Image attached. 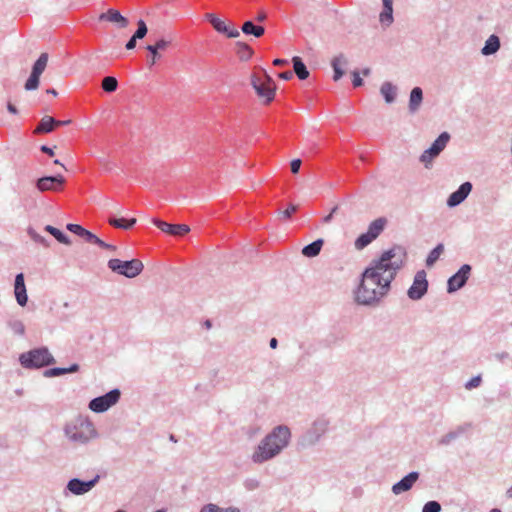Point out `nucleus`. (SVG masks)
<instances>
[{"mask_svg":"<svg viewBox=\"0 0 512 512\" xmlns=\"http://www.w3.org/2000/svg\"><path fill=\"white\" fill-rule=\"evenodd\" d=\"M406 257V250L395 245L382 252L379 258L373 259L361 274L354 292L355 302L365 307L379 306L389 294L391 283L404 266Z\"/></svg>","mask_w":512,"mask_h":512,"instance_id":"f257e3e1","label":"nucleus"},{"mask_svg":"<svg viewBox=\"0 0 512 512\" xmlns=\"http://www.w3.org/2000/svg\"><path fill=\"white\" fill-rule=\"evenodd\" d=\"M291 438L292 432L287 425L273 427L255 447L250 456L251 461L260 465L276 458L289 446Z\"/></svg>","mask_w":512,"mask_h":512,"instance_id":"f03ea898","label":"nucleus"},{"mask_svg":"<svg viewBox=\"0 0 512 512\" xmlns=\"http://www.w3.org/2000/svg\"><path fill=\"white\" fill-rule=\"evenodd\" d=\"M65 438L77 446L88 445L99 438V432L95 424L88 416L78 415L68 421L63 427Z\"/></svg>","mask_w":512,"mask_h":512,"instance_id":"7ed1b4c3","label":"nucleus"},{"mask_svg":"<svg viewBox=\"0 0 512 512\" xmlns=\"http://www.w3.org/2000/svg\"><path fill=\"white\" fill-rule=\"evenodd\" d=\"M251 85L262 104L267 105L275 98L276 84L265 69L251 75Z\"/></svg>","mask_w":512,"mask_h":512,"instance_id":"20e7f679","label":"nucleus"},{"mask_svg":"<svg viewBox=\"0 0 512 512\" xmlns=\"http://www.w3.org/2000/svg\"><path fill=\"white\" fill-rule=\"evenodd\" d=\"M329 424V420L325 417L316 418L306 432L299 437L298 450H306L315 446L328 431Z\"/></svg>","mask_w":512,"mask_h":512,"instance_id":"39448f33","label":"nucleus"},{"mask_svg":"<svg viewBox=\"0 0 512 512\" xmlns=\"http://www.w3.org/2000/svg\"><path fill=\"white\" fill-rule=\"evenodd\" d=\"M19 362L25 369H39L56 362L47 347L31 349L19 355Z\"/></svg>","mask_w":512,"mask_h":512,"instance_id":"423d86ee","label":"nucleus"},{"mask_svg":"<svg viewBox=\"0 0 512 512\" xmlns=\"http://www.w3.org/2000/svg\"><path fill=\"white\" fill-rule=\"evenodd\" d=\"M108 268L119 275L127 278H135L141 274L144 269V265L139 259H131L128 261H122L120 259H110L107 263Z\"/></svg>","mask_w":512,"mask_h":512,"instance_id":"0eeeda50","label":"nucleus"},{"mask_svg":"<svg viewBox=\"0 0 512 512\" xmlns=\"http://www.w3.org/2000/svg\"><path fill=\"white\" fill-rule=\"evenodd\" d=\"M450 140V134L448 132H442L432 143V145L424 150L419 157V161L424 165L425 168L430 169L433 161L437 158L440 153L445 149Z\"/></svg>","mask_w":512,"mask_h":512,"instance_id":"6e6552de","label":"nucleus"},{"mask_svg":"<svg viewBox=\"0 0 512 512\" xmlns=\"http://www.w3.org/2000/svg\"><path fill=\"white\" fill-rule=\"evenodd\" d=\"M121 396V392L119 389L115 388L109 391L108 393L93 398L89 402V409L95 413H103L107 411L109 408H111L113 405H115Z\"/></svg>","mask_w":512,"mask_h":512,"instance_id":"1a4fd4ad","label":"nucleus"},{"mask_svg":"<svg viewBox=\"0 0 512 512\" xmlns=\"http://www.w3.org/2000/svg\"><path fill=\"white\" fill-rule=\"evenodd\" d=\"M428 290V281L424 270L418 271L413 279V284L407 291V295L411 300H420Z\"/></svg>","mask_w":512,"mask_h":512,"instance_id":"9d476101","label":"nucleus"},{"mask_svg":"<svg viewBox=\"0 0 512 512\" xmlns=\"http://www.w3.org/2000/svg\"><path fill=\"white\" fill-rule=\"evenodd\" d=\"M471 272V266L469 264H464L460 267V269L452 275L447 281V291L448 293H454L457 290L461 289L467 282Z\"/></svg>","mask_w":512,"mask_h":512,"instance_id":"9b49d317","label":"nucleus"},{"mask_svg":"<svg viewBox=\"0 0 512 512\" xmlns=\"http://www.w3.org/2000/svg\"><path fill=\"white\" fill-rule=\"evenodd\" d=\"M100 476L96 475L92 480L83 481L78 478H72L67 483V490L73 495H84L88 493L99 481Z\"/></svg>","mask_w":512,"mask_h":512,"instance_id":"f8f14e48","label":"nucleus"},{"mask_svg":"<svg viewBox=\"0 0 512 512\" xmlns=\"http://www.w3.org/2000/svg\"><path fill=\"white\" fill-rule=\"evenodd\" d=\"M172 46V40L160 39L156 41L154 45L147 47L150 55L149 60L152 64L165 60V54L169 51Z\"/></svg>","mask_w":512,"mask_h":512,"instance_id":"ddd939ff","label":"nucleus"},{"mask_svg":"<svg viewBox=\"0 0 512 512\" xmlns=\"http://www.w3.org/2000/svg\"><path fill=\"white\" fill-rule=\"evenodd\" d=\"M65 183L62 175L43 176L36 181V188L40 192L59 191Z\"/></svg>","mask_w":512,"mask_h":512,"instance_id":"4468645a","label":"nucleus"},{"mask_svg":"<svg viewBox=\"0 0 512 512\" xmlns=\"http://www.w3.org/2000/svg\"><path fill=\"white\" fill-rule=\"evenodd\" d=\"M473 188L471 182L466 181L462 183L459 188L451 193L447 198L446 204L449 208H454L460 205L469 196Z\"/></svg>","mask_w":512,"mask_h":512,"instance_id":"2eb2a0df","label":"nucleus"},{"mask_svg":"<svg viewBox=\"0 0 512 512\" xmlns=\"http://www.w3.org/2000/svg\"><path fill=\"white\" fill-rule=\"evenodd\" d=\"M420 477L419 472L412 471L404 476L400 481L393 484L391 491L394 495H400L403 492L409 491Z\"/></svg>","mask_w":512,"mask_h":512,"instance_id":"dca6fc26","label":"nucleus"},{"mask_svg":"<svg viewBox=\"0 0 512 512\" xmlns=\"http://www.w3.org/2000/svg\"><path fill=\"white\" fill-rule=\"evenodd\" d=\"M207 17L217 32L223 33L229 38H236L240 35L238 29L235 26L227 24L225 21L221 20L215 15L208 14Z\"/></svg>","mask_w":512,"mask_h":512,"instance_id":"f3484780","label":"nucleus"},{"mask_svg":"<svg viewBox=\"0 0 512 512\" xmlns=\"http://www.w3.org/2000/svg\"><path fill=\"white\" fill-rule=\"evenodd\" d=\"M153 223L163 232L173 236H182L190 231L186 224H169L159 219H153Z\"/></svg>","mask_w":512,"mask_h":512,"instance_id":"a211bd4d","label":"nucleus"},{"mask_svg":"<svg viewBox=\"0 0 512 512\" xmlns=\"http://www.w3.org/2000/svg\"><path fill=\"white\" fill-rule=\"evenodd\" d=\"M14 294H15L17 303L20 306L24 307L28 302V295H27V290H26V286H25L23 273H19L15 277Z\"/></svg>","mask_w":512,"mask_h":512,"instance_id":"6ab92c4d","label":"nucleus"},{"mask_svg":"<svg viewBox=\"0 0 512 512\" xmlns=\"http://www.w3.org/2000/svg\"><path fill=\"white\" fill-rule=\"evenodd\" d=\"M235 53L239 57L240 61L247 62L250 60L260 61L261 59L257 56H254L253 50L245 43L237 42L235 44Z\"/></svg>","mask_w":512,"mask_h":512,"instance_id":"aec40b11","label":"nucleus"},{"mask_svg":"<svg viewBox=\"0 0 512 512\" xmlns=\"http://www.w3.org/2000/svg\"><path fill=\"white\" fill-rule=\"evenodd\" d=\"M470 427H471L470 424H465V425L458 426L453 431H449L448 433H446L439 439V441H438L439 445H442V446L449 445L452 441L457 439L460 435L464 434L466 432V430L469 429Z\"/></svg>","mask_w":512,"mask_h":512,"instance_id":"412c9836","label":"nucleus"},{"mask_svg":"<svg viewBox=\"0 0 512 512\" xmlns=\"http://www.w3.org/2000/svg\"><path fill=\"white\" fill-rule=\"evenodd\" d=\"M46 66H33L32 72L25 83L27 91L36 90L39 86V78L43 74Z\"/></svg>","mask_w":512,"mask_h":512,"instance_id":"4be33fe9","label":"nucleus"},{"mask_svg":"<svg viewBox=\"0 0 512 512\" xmlns=\"http://www.w3.org/2000/svg\"><path fill=\"white\" fill-rule=\"evenodd\" d=\"M423 100V91L420 87H414L410 93L408 108L410 113H416Z\"/></svg>","mask_w":512,"mask_h":512,"instance_id":"5701e85b","label":"nucleus"},{"mask_svg":"<svg viewBox=\"0 0 512 512\" xmlns=\"http://www.w3.org/2000/svg\"><path fill=\"white\" fill-rule=\"evenodd\" d=\"M380 93L383 96L385 102L387 104H391L395 101L397 96V87L393 85L391 82L386 81L382 83L380 87Z\"/></svg>","mask_w":512,"mask_h":512,"instance_id":"b1692460","label":"nucleus"},{"mask_svg":"<svg viewBox=\"0 0 512 512\" xmlns=\"http://www.w3.org/2000/svg\"><path fill=\"white\" fill-rule=\"evenodd\" d=\"M79 369H80V366L77 363H74L67 368L55 367V368L47 369L44 371L43 375H44V377L51 378V377H57L60 375H64L67 373H75V372H78Z\"/></svg>","mask_w":512,"mask_h":512,"instance_id":"393cba45","label":"nucleus"},{"mask_svg":"<svg viewBox=\"0 0 512 512\" xmlns=\"http://www.w3.org/2000/svg\"><path fill=\"white\" fill-rule=\"evenodd\" d=\"M393 0H383V11L379 15L381 24L389 26L393 22Z\"/></svg>","mask_w":512,"mask_h":512,"instance_id":"a878e982","label":"nucleus"},{"mask_svg":"<svg viewBox=\"0 0 512 512\" xmlns=\"http://www.w3.org/2000/svg\"><path fill=\"white\" fill-rule=\"evenodd\" d=\"M55 123H57V120H55L51 116H44L41 121L39 122L38 126L34 130L35 134H42V133H50L55 128Z\"/></svg>","mask_w":512,"mask_h":512,"instance_id":"bb28decb","label":"nucleus"},{"mask_svg":"<svg viewBox=\"0 0 512 512\" xmlns=\"http://www.w3.org/2000/svg\"><path fill=\"white\" fill-rule=\"evenodd\" d=\"M323 243H324L323 239H317V240L313 241L312 243L303 247L302 254L308 258L316 257L317 255H319V253L322 249Z\"/></svg>","mask_w":512,"mask_h":512,"instance_id":"cd10ccee","label":"nucleus"},{"mask_svg":"<svg viewBox=\"0 0 512 512\" xmlns=\"http://www.w3.org/2000/svg\"><path fill=\"white\" fill-rule=\"evenodd\" d=\"M385 224V218H378L370 223L367 233L375 240L384 230Z\"/></svg>","mask_w":512,"mask_h":512,"instance_id":"c85d7f7f","label":"nucleus"},{"mask_svg":"<svg viewBox=\"0 0 512 512\" xmlns=\"http://www.w3.org/2000/svg\"><path fill=\"white\" fill-rule=\"evenodd\" d=\"M108 222L115 228L128 230L135 225L137 220L136 218H130L129 220H125L123 218H116L114 216H111L109 217Z\"/></svg>","mask_w":512,"mask_h":512,"instance_id":"c756f323","label":"nucleus"},{"mask_svg":"<svg viewBox=\"0 0 512 512\" xmlns=\"http://www.w3.org/2000/svg\"><path fill=\"white\" fill-rule=\"evenodd\" d=\"M500 47L499 38L496 35H491L486 43L485 46L482 48V53L484 55H490L495 53Z\"/></svg>","mask_w":512,"mask_h":512,"instance_id":"7c9ffc66","label":"nucleus"},{"mask_svg":"<svg viewBox=\"0 0 512 512\" xmlns=\"http://www.w3.org/2000/svg\"><path fill=\"white\" fill-rule=\"evenodd\" d=\"M44 229H45V231L50 233L53 237H55V239L57 241H59L60 243L65 244V245H71V241H70L69 237L67 235H65L58 228H55L52 225H46Z\"/></svg>","mask_w":512,"mask_h":512,"instance_id":"2f4dec72","label":"nucleus"},{"mask_svg":"<svg viewBox=\"0 0 512 512\" xmlns=\"http://www.w3.org/2000/svg\"><path fill=\"white\" fill-rule=\"evenodd\" d=\"M100 19H106L110 22L119 23L121 27H125L127 25V20L124 18L118 11L109 10L107 13L102 14Z\"/></svg>","mask_w":512,"mask_h":512,"instance_id":"473e14b6","label":"nucleus"},{"mask_svg":"<svg viewBox=\"0 0 512 512\" xmlns=\"http://www.w3.org/2000/svg\"><path fill=\"white\" fill-rule=\"evenodd\" d=\"M242 31L245 34H252L259 38L264 34V27L254 25L251 21H247L242 26Z\"/></svg>","mask_w":512,"mask_h":512,"instance_id":"72a5a7b5","label":"nucleus"},{"mask_svg":"<svg viewBox=\"0 0 512 512\" xmlns=\"http://www.w3.org/2000/svg\"><path fill=\"white\" fill-rule=\"evenodd\" d=\"M199 512H240L237 507H226L222 508L214 503H208L204 505Z\"/></svg>","mask_w":512,"mask_h":512,"instance_id":"f704fd0d","label":"nucleus"},{"mask_svg":"<svg viewBox=\"0 0 512 512\" xmlns=\"http://www.w3.org/2000/svg\"><path fill=\"white\" fill-rule=\"evenodd\" d=\"M444 251V245L439 243L434 249L430 251L426 258V265L431 267L435 264V262L439 259L440 255Z\"/></svg>","mask_w":512,"mask_h":512,"instance_id":"c9c22d12","label":"nucleus"},{"mask_svg":"<svg viewBox=\"0 0 512 512\" xmlns=\"http://www.w3.org/2000/svg\"><path fill=\"white\" fill-rule=\"evenodd\" d=\"M117 87H118V81L115 77L106 76L103 78L102 89L105 92H108V93L114 92V91H116Z\"/></svg>","mask_w":512,"mask_h":512,"instance_id":"e433bc0d","label":"nucleus"},{"mask_svg":"<svg viewBox=\"0 0 512 512\" xmlns=\"http://www.w3.org/2000/svg\"><path fill=\"white\" fill-rule=\"evenodd\" d=\"M373 241V238L366 232L361 234L356 240H355V248L357 250H362L366 246H368Z\"/></svg>","mask_w":512,"mask_h":512,"instance_id":"4c0bfd02","label":"nucleus"},{"mask_svg":"<svg viewBox=\"0 0 512 512\" xmlns=\"http://www.w3.org/2000/svg\"><path fill=\"white\" fill-rule=\"evenodd\" d=\"M8 326L15 335L23 336L25 333V325L21 320L10 321Z\"/></svg>","mask_w":512,"mask_h":512,"instance_id":"58836bf2","label":"nucleus"},{"mask_svg":"<svg viewBox=\"0 0 512 512\" xmlns=\"http://www.w3.org/2000/svg\"><path fill=\"white\" fill-rule=\"evenodd\" d=\"M27 233L31 237V239L36 243H40L45 247H49L50 244L48 240L45 237L41 236L39 233H37V231L34 228L29 227L27 229Z\"/></svg>","mask_w":512,"mask_h":512,"instance_id":"ea45409f","label":"nucleus"},{"mask_svg":"<svg viewBox=\"0 0 512 512\" xmlns=\"http://www.w3.org/2000/svg\"><path fill=\"white\" fill-rule=\"evenodd\" d=\"M82 239H84L87 243L91 244H99L100 238H98L95 234H93L91 231L84 229L83 233L80 236Z\"/></svg>","mask_w":512,"mask_h":512,"instance_id":"a19ab883","label":"nucleus"},{"mask_svg":"<svg viewBox=\"0 0 512 512\" xmlns=\"http://www.w3.org/2000/svg\"><path fill=\"white\" fill-rule=\"evenodd\" d=\"M441 511V505L437 501H428L424 504L422 512H440Z\"/></svg>","mask_w":512,"mask_h":512,"instance_id":"79ce46f5","label":"nucleus"},{"mask_svg":"<svg viewBox=\"0 0 512 512\" xmlns=\"http://www.w3.org/2000/svg\"><path fill=\"white\" fill-rule=\"evenodd\" d=\"M243 485L246 490L254 491L260 487V481L257 478H247Z\"/></svg>","mask_w":512,"mask_h":512,"instance_id":"37998d69","label":"nucleus"},{"mask_svg":"<svg viewBox=\"0 0 512 512\" xmlns=\"http://www.w3.org/2000/svg\"><path fill=\"white\" fill-rule=\"evenodd\" d=\"M147 34V26L143 20L138 21V29L134 34V39H142Z\"/></svg>","mask_w":512,"mask_h":512,"instance_id":"c03bdc74","label":"nucleus"},{"mask_svg":"<svg viewBox=\"0 0 512 512\" xmlns=\"http://www.w3.org/2000/svg\"><path fill=\"white\" fill-rule=\"evenodd\" d=\"M294 74L301 80L306 79L309 76V71L307 70V66H293Z\"/></svg>","mask_w":512,"mask_h":512,"instance_id":"a18cd8bd","label":"nucleus"},{"mask_svg":"<svg viewBox=\"0 0 512 512\" xmlns=\"http://www.w3.org/2000/svg\"><path fill=\"white\" fill-rule=\"evenodd\" d=\"M482 379H481V376L480 375H477L473 378H471L468 382H466L465 384V388L467 390H471L473 388H476L480 385Z\"/></svg>","mask_w":512,"mask_h":512,"instance_id":"49530a36","label":"nucleus"},{"mask_svg":"<svg viewBox=\"0 0 512 512\" xmlns=\"http://www.w3.org/2000/svg\"><path fill=\"white\" fill-rule=\"evenodd\" d=\"M67 230H69L70 232L76 234L77 236H81V234L83 233L84 229L81 225L79 224H67L66 226Z\"/></svg>","mask_w":512,"mask_h":512,"instance_id":"de8ad7c7","label":"nucleus"},{"mask_svg":"<svg viewBox=\"0 0 512 512\" xmlns=\"http://www.w3.org/2000/svg\"><path fill=\"white\" fill-rule=\"evenodd\" d=\"M49 60H52L53 62L59 61V59L51 58L48 53L44 52L39 56L34 64H47Z\"/></svg>","mask_w":512,"mask_h":512,"instance_id":"09e8293b","label":"nucleus"},{"mask_svg":"<svg viewBox=\"0 0 512 512\" xmlns=\"http://www.w3.org/2000/svg\"><path fill=\"white\" fill-rule=\"evenodd\" d=\"M353 77V86L354 87H360L363 85V78L360 76V74L354 69L350 72Z\"/></svg>","mask_w":512,"mask_h":512,"instance_id":"8fccbe9b","label":"nucleus"},{"mask_svg":"<svg viewBox=\"0 0 512 512\" xmlns=\"http://www.w3.org/2000/svg\"><path fill=\"white\" fill-rule=\"evenodd\" d=\"M297 210V206L294 205V204H290L288 206V208L285 210V211H282V212H279L280 215L283 217V218H290L291 215L296 212Z\"/></svg>","mask_w":512,"mask_h":512,"instance_id":"3c124183","label":"nucleus"},{"mask_svg":"<svg viewBox=\"0 0 512 512\" xmlns=\"http://www.w3.org/2000/svg\"><path fill=\"white\" fill-rule=\"evenodd\" d=\"M333 68H334L333 80L338 81L346 73V71L343 69V66H333Z\"/></svg>","mask_w":512,"mask_h":512,"instance_id":"603ef678","label":"nucleus"},{"mask_svg":"<svg viewBox=\"0 0 512 512\" xmlns=\"http://www.w3.org/2000/svg\"><path fill=\"white\" fill-rule=\"evenodd\" d=\"M494 358L498 360L499 362H505L506 360L510 359V354L506 351L497 352L494 354Z\"/></svg>","mask_w":512,"mask_h":512,"instance_id":"864d4df0","label":"nucleus"},{"mask_svg":"<svg viewBox=\"0 0 512 512\" xmlns=\"http://www.w3.org/2000/svg\"><path fill=\"white\" fill-rule=\"evenodd\" d=\"M301 164H302V162H301V160H300V159H294V160H292V161H291V164H290V166H291V172H292L293 174H297V173L299 172V170H300Z\"/></svg>","mask_w":512,"mask_h":512,"instance_id":"5fc2aeb1","label":"nucleus"},{"mask_svg":"<svg viewBox=\"0 0 512 512\" xmlns=\"http://www.w3.org/2000/svg\"><path fill=\"white\" fill-rule=\"evenodd\" d=\"M99 247L103 248V249H107V250H110V251H116V246L114 245H111V244H108L106 242H104L103 240L100 239L99 241V244H98Z\"/></svg>","mask_w":512,"mask_h":512,"instance_id":"6e6d98bb","label":"nucleus"},{"mask_svg":"<svg viewBox=\"0 0 512 512\" xmlns=\"http://www.w3.org/2000/svg\"><path fill=\"white\" fill-rule=\"evenodd\" d=\"M279 78L283 80H290L294 76V72L289 70L278 74Z\"/></svg>","mask_w":512,"mask_h":512,"instance_id":"4d7b16f0","label":"nucleus"},{"mask_svg":"<svg viewBox=\"0 0 512 512\" xmlns=\"http://www.w3.org/2000/svg\"><path fill=\"white\" fill-rule=\"evenodd\" d=\"M361 77H367L371 74V69L369 67H364L362 69H355Z\"/></svg>","mask_w":512,"mask_h":512,"instance_id":"13d9d810","label":"nucleus"},{"mask_svg":"<svg viewBox=\"0 0 512 512\" xmlns=\"http://www.w3.org/2000/svg\"><path fill=\"white\" fill-rule=\"evenodd\" d=\"M40 150L43 152V153H46L48 154L49 156H53L54 155V151L52 148L46 146V145H42L40 147Z\"/></svg>","mask_w":512,"mask_h":512,"instance_id":"bf43d9fd","label":"nucleus"},{"mask_svg":"<svg viewBox=\"0 0 512 512\" xmlns=\"http://www.w3.org/2000/svg\"><path fill=\"white\" fill-rule=\"evenodd\" d=\"M337 209H338V207H337V206H335V207L331 210L330 214H329V215H327L326 217H324V219H323V220H324V222H325V223H329V222L331 221V219H332V217H333V214L337 211Z\"/></svg>","mask_w":512,"mask_h":512,"instance_id":"052dcab7","label":"nucleus"},{"mask_svg":"<svg viewBox=\"0 0 512 512\" xmlns=\"http://www.w3.org/2000/svg\"><path fill=\"white\" fill-rule=\"evenodd\" d=\"M136 40H137V39H134V35H133V36H132V38H131V39L128 41V43L126 44V48H127L128 50L133 49V48L135 47V45H136Z\"/></svg>","mask_w":512,"mask_h":512,"instance_id":"680f3d73","label":"nucleus"},{"mask_svg":"<svg viewBox=\"0 0 512 512\" xmlns=\"http://www.w3.org/2000/svg\"><path fill=\"white\" fill-rule=\"evenodd\" d=\"M7 109L12 114H17L18 113L17 108L13 104H11V103L7 104Z\"/></svg>","mask_w":512,"mask_h":512,"instance_id":"e2e57ef3","label":"nucleus"},{"mask_svg":"<svg viewBox=\"0 0 512 512\" xmlns=\"http://www.w3.org/2000/svg\"><path fill=\"white\" fill-rule=\"evenodd\" d=\"M278 345V341L276 338H271L269 342V346L271 349H275Z\"/></svg>","mask_w":512,"mask_h":512,"instance_id":"0e129e2a","label":"nucleus"},{"mask_svg":"<svg viewBox=\"0 0 512 512\" xmlns=\"http://www.w3.org/2000/svg\"><path fill=\"white\" fill-rule=\"evenodd\" d=\"M292 64H303L302 59L299 56H294L292 58Z\"/></svg>","mask_w":512,"mask_h":512,"instance_id":"69168bd1","label":"nucleus"},{"mask_svg":"<svg viewBox=\"0 0 512 512\" xmlns=\"http://www.w3.org/2000/svg\"><path fill=\"white\" fill-rule=\"evenodd\" d=\"M272 64H287V62H286V60H283L280 58H275V59H273Z\"/></svg>","mask_w":512,"mask_h":512,"instance_id":"338daca9","label":"nucleus"},{"mask_svg":"<svg viewBox=\"0 0 512 512\" xmlns=\"http://www.w3.org/2000/svg\"><path fill=\"white\" fill-rule=\"evenodd\" d=\"M506 496L512 498V486L506 491Z\"/></svg>","mask_w":512,"mask_h":512,"instance_id":"774afa93","label":"nucleus"}]
</instances>
